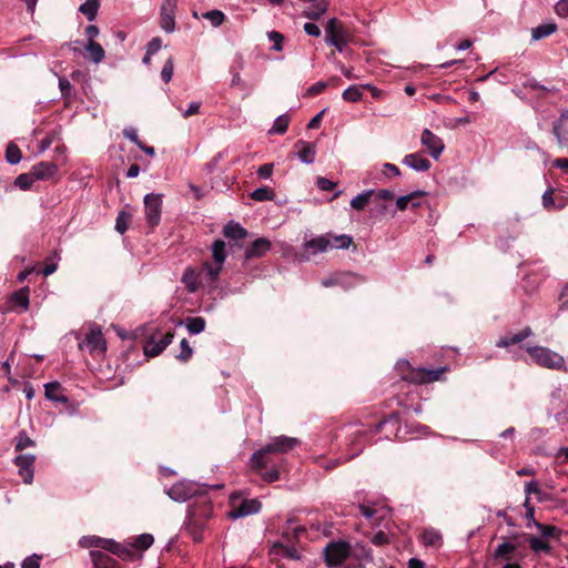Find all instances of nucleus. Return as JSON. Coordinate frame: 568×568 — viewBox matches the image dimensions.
Here are the masks:
<instances>
[{"label":"nucleus","mask_w":568,"mask_h":568,"mask_svg":"<svg viewBox=\"0 0 568 568\" xmlns=\"http://www.w3.org/2000/svg\"><path fill=\"white\" fill-rule=\"evenodd\" d=\"M297 444L298 439L295 437H288L285 435L273 437L270 443L253 453L250 459L251 467L256 470L266 468L270 463V460H265L266 455L288 453L294 449Z\"/></svg>","instance_id":"1"},{"label":"nucleus","mask_w":568,"mask_h":568,"mask_svg":"<svg viewBox=\"0 0 568 568\" xmlns=\"http://www.w3.org/2000/svg\"><path fill=\"white\" fill-rule=\"evenodd\" d=\"M353 243V237L347 234L335 235L333 233H326L323 235H318L316 237H312L304 242L303 246L311 254H320L325 253L329 250H345L351 246Z\"/></svg>","instance_id":"2"},{"label":"nucleus","mask_w":568,"mask_h":568,"mask_svg":"<svg viewBox=\"0 0 568 568\" xmlns=\"http://www.w3.org/2000/svg\"><path fill=\"white\" fill-rule=\"evenodd\" d=\"M526 352L531 356L535 363L539 366L549 369H565V358L558 353L544 346H529Z\"/></svg>","instance_id":"3"},{"label":"nucleus","mask_w":568,"mask_h":568,"mask_svg":"<svg viewBox=\"0 0 568 568\" xmlns=\"http://www.w3.org/2000/svg\"><path fill=\"white\" fill-rule=\"evenodd\" d=\"M351 554L352 548L347 541H331L323 551L324 562L328 568H337L351 557Z\"/></svg>","instance_id":"4"},{"label":"nucleus","mask_w":568,"mask_h":568,"mask_svg":"<svg viewBox=\"0 0 568 568\" xmlns=\"http://www.w3.org/2000/svg\"><path fill=\"white\" fill-rule=\"evenodd\" d=\"M79 348L87 349L91 354L104 353L106 349V343L100 327H91L85 337L79 342Z\"/></svg>","instance_id":"5"},{"label":"nucleus","mask_w":568,"mask_h":568,"mask_svg":"<svg viewBox=\"0 0 568 568\" xmlns=\"http://www.w3.org/2000/svg\"><path fill=\"white\" fill-rule=\"evenodd\" d=\"M166 495L174 501L184 503L200 493L197 484L192 481H179L165 490Z\"/></svg>","instance_id":"6"},{"label":"nucleus","mask_w":568,"mask_h":568,"mask_svg":"<svg viewBox=\"0 0 568 568\" xmlns=\"http://www.w3.org/2000/svg\"><path fill=\"white\" fill-rule=\"evenodd\" d=\"M145 219L151 227L159 225L162 214V195L149 193L144 196Z\"/></svg>","instance_id":"7"},{"label":"nucleus","mask_w":568,"mask_h":568,"mask_svg":"<svg viewBox=\"0 0 568 568\" xmlns=\"http://www.w3.org/2000/svg\"><path fill=\"white\" fill-rule=\"evenodd\" d=\"M174 334L168 332L161 338L152 335L143 346V352L146 357H155L160 355L173 341Z\"/></svg>","instance_id":"8"},{"label":"nucleus","mask_w":568,"mask_h":568,"mask_svg":"<svg viewBox=\"0 0 568 568\" xmlns=\"http://www.w3.org/2000/svg\"><path fill=\"white\" fill-rule=\"evenodd\" d=\"M178 1L179 0H163L161 6V28L168 33H172L175 29V11Z\"/></svg>","instance_id":"9"},{"label":"nucleus","mask_w":568,"mask_h":568,"mask_svg":"<svg viewBox=\"0 0 568 568\" xmlns=\"http://www.w3.org/2000/svg\"><path fill=\"white\" fill-rule=\"evenodd\" d=\"M420 143L427 149L429 155L434 160H438L444 151V142L439 136L434 134L430 130L425 129L422 132Z\"/></svg>","instance_id":"10"},{"label":"nucleus","mask_w":568,"mask_h":568,"mask_svg":"<svg viewBox=\"0 0 568 568\" xmlns=\"http://www.w3.org/2000/svg\"><path fill=\"white\" fill-rule=\"evenodd\" d=\"M34 455L23 454L14 458V464L19 468V475L22 477L24 484H31L34 476Z\"/></svg>","instance_id":"11"},{"label":"nucleus","mask_w":568,"mask_h":568,"mask_svg":"<svg viewBox=\"0 0 568 568\" xmlns=\"http://www.w3.org/2000/svg\"><path fill=\"white\" fill-rule=\"evenodd\" d=\"M262 504L257 499H245L229 513L232 519L243 518L260 513Z\"/></svg>","instance_id":"12"},{"label":"nucleus","mask_w":568,"mask_h":568,"mask_svg":"<svg viewBox=\"0 0 568 568\" xmlns=\"http://www.w3.org/2000/svg\"><path fill=\"white\" fill-rule=\"evenodd\" d=\"M223 268L212 262H203L197 270L203 285L214 286L217 282Z\"/></svg>","instance_id":"13"},{"label":"nucleus","mask_w":568,"mask_h":568,"mask_svg":"<svg viewBox=\"0 0 568 568\" xmlns=\"http://www.w3.org/2000/svg\"><path fill=\"white\" fill-rule=\"evenodd\" d=\"M108 551L113 555H116L123 560H134L136 558V551L134 550L131 542H118L113 539H110Z\"/></svg>","instance_id":"14"},{"label":"nucleus","mask_w":568,"mask_h":568,"mask_svg":"<svg viewBox=\"0 0 568 568\" xmlns=\"http://www.w3.org/2000/svg\"><path fill=\"white\" fill-rule=\"evenodd\" d=\"M403 164L407 165L416 172H426L430 169V161L420 152L409 153L404 156Z\"/></svg>","instance_id":"15"},{"label":"nucleus","mask_w":568,"mask_h":568,"mask_svg":"<svg viewBox=\"0 0 568 568\" xmlns=\"http://www.w3.org/2000/svg\"><path fill=\"white\" fill-rule=\"evenodd\" d=\"M271 248V242L266 237L255 240L250 247L245 250L244 258H258L264 256Z\"/></svg>","instance_id":"16"},{"label":"nucleus","mask_w":568,"mask_h":568,"mask_svg":"<svg viewBox=\"0 0 568 568\" xmlns=\"http://www.w3.org/2000/svg\"><path fill=\"white\" fill-rule=\"evenodd\" d=\"M359 513L363 517L372 521L373 525H378L379 520L384 517L386 510L383 507H378L376 504H358Z\"/></svg>","instance_id":"17"},{"label":"nucleus","mask_w":568,"mask_h":568,"mask_svg":"<svg viewBox=\"0 0 568 568\" xmlns=\"http://www.w3.org/2000/svg\"><path fill=\"white\" fill-rule=\"evenodd\" d=\"M181 282L190 293H195L201 286H204L199 271L194 267H186L182 274Z\"/></svg>","instance_id":"18"},{"label":"nucleus","mask_w":568,"mask_h":568,"mask_svg":"<svg viewBox=\"0 0 568 568\" xmlns=\"http://www.w3.org/2000/svg\"><path fill=\"white\" fill-rule=\"evenodd\" d=\"M352 439H349V453L346 459L354 458L355 456L359 455V453L363 450L364 447V440L368 435V432L363 428H356L352 434Z\"/></svg>","instance_id":"19"},{"label":"nucleus","mask_w":568,"mask_h":568,"mask_svg":"<svg viewBox=\"0 0 568 568\" xmlns=\"http://www.w3.org/2000/svg\"><path fill=\"white\" fill-rule=\"evenodd\" d=\"M90 558L94 568H120L115 559L101 550H91Z\"/></svg>","instance_id":"20"},{"label":"nucleus","mask_w":568,"mask_h":568,"mask_svg":"<svg viewBox=\"0 0 568 568\" xmlns=\"http://www.w3.org/2000/svg\"><path fill=\"white\" fill-rule=\"evenodd\" d=\"M531 335H532V331L529 326H527L516 334L506 335V336L500 337L496 342V346L506 348V347H509L510 345L518 344V343L523 342L524 339L530 337Z\"/></svg>","instance_id":"21"},{"label":"nucleus","mask_w":568,"mask_h":568,"mask_svg":"<svg viewBox=\"0 0 568 568\" xmlns=\"http://www.w3.org/2000/svg\"><path fill=\"white\" fill-rule=\"evenodd\" d=\"M32 174L37 180H47L58 172V166L52 162H39L32 166Z\"/></svg>","instance_id":"22"},{"label":"nucleus","mask_w":568,"mask_h":568,"mask_svg":"<svg viewBox=\"0 0 568 568\" xmlns=\"http://www.w3.org/2000/svg\"><path fill=\"white\" fill-rule=\"evenodd\" d=\"M296 146L300 148L297 156L301 162L312 164L315 161L316 150L314 144L305 141H298Z\"/></svg>","instance_id":"23"},{"label":"nucleus","mask_w":568,"mask_h":568,"mask_svg":"<svg viewBox=\"0 0 568 568\" xmlns=\"http://www.w3.org/2000/svg\"><path fill=\"white\" fill-rule=\"evenodd\" d=\"M363 282H364V278L356 273H351V272L337 273V286H341L344 290H349Z\"/></svg>","instance_id":"24"},{"label":"nucleus","mask_w":568,"mask_h":568,"mask_svg":"<svg viewBox=\"0 0 568 568\" xmlns=\"http://www.w3.org/2000/svg\"><path fill=\"white\" fill-rule=\"evenodd\" d=\"M211 251H212V260H213L212 263H214L215 265L223 268L224 262L227 256L225 242L222 240H215L212 243Z\"/></svg>","instance_id":"25"},{"label":"nucleus","mask_w":568,"mask_h":568,"mask_svg":"<svg viewBox=\"0 0 568 568\" xmlns=\"http://www.w3.org/2000/svg\"><path fill=\"white\" fill-rule=\"evenodd\" d=\"M425 195V192L423 191H414L409 194H406V195H403V196H399L397 200H396V207L399 210V211H405L406 209H408L409 206L410 207H418L420 205L419 202L416 201V199L418 196H423Z\"/></svg>","instance_id":"26"},{"label":"nucleus","mask_w":568,"mask_h":568,"mask_svg":"<svg viewBox=\"0 0 568 568\" xmlns=\"http://www.w3.org/2000/svg\"><path fill=\"white\" fill-rule=\"evenodd\" d=\"M223 235L230 240H239L247 236V231L240 223L230 221L223 227Z\"/></svg>","instance_id":"27"},{"label":"nucleus","mask_w":568,"mask_h":568,"mask_svg":"<svg viewBox=\"0 0 568 568\" xmlns=\"http://www.w3.org/2000/svg\"><path fill=\"white\" fill-rule=\"evenodd\" d=\"M110 539L101 538L99 536H83L79 540V546L82 548H101L106 550Z\"/></svg>","instance_id":"28"},{"label":"nucleus","mask_w":568,"mask_h":568,"mask_svg":"<svg viewBox=\"0 0 568 568\" xmlns=\"http://www.w3.org/2000/svg\"><path fill=\"white\" fill-rule=\"evenodd\" d=\"M191 335H196L204 332L206 322L203 317H186L183 322H181Z\"/></svg>","instance_id":"29"},{"label":"nucleus","mask_w":568,"mask_h":568,"mask_svg":"<svg viewBox=\"0 0 568 568\" xmlns=\"http://www.w3.org/2000/svg\"><path fill=\"white\" fill-rule=\"evenodd\" d=\"M60 389V384L58 382L47 383L44 385V394L49 400L55 403L67 404L69 402L68 397L64 395H60L58 392Z\"/></svg>","instance_id":"30"},{"label":"nucleus","mask_w":568,"mask_h":568,"mask_svg":"<svg viewBox=\"0 0 568 568\" xmlns=\"http://www.w3.org/2000/svg\"><path fill=\"white\" fill-rule=\"evenodd\" d=\"M556 30H557V24L555 22L539 24L531 29V39L534 41L541 40L550 34H552L554 32H556Z\"/></svg>","instance_id":"31"},{"label":"nucleus","mask_w":568,"mask_h":568,"mask_svg":"<svg viewBox=\"0 0 568 568\" xmlns=\"http://www.w3.org/2000/svg\"><path fill=\"white\" fill-rule=\"evenodd\" d=\"M420 538L427 547H439L442 545V534L435 528H426Z\"/></svg>","instance_id":"32"},{"label":"nucleus","mask_w":568,"mask_h":568,"mask_svg":"<svg viewBox=\"0 0 568 568\" xmlns=\"http://www.w3.org/2000/svg\"><path fill=\"white\" fill-rule=\"evenodd\" d=\"M349 34L347 30H341L334 37H325V42L335 47L339 52H343L348 42Z\"/></svg>","instance_id":"33"},{"label":"nucleus","mask_w":568,"mask_h":568,"mask_svg":"<svg viewBox=\"0 0 568 568\" xmlns=\"http://www.w3.org/2000/svg\"><path fill=\"white\" fill-rule=\"evenodd\" d=\"M99 7V0H85L79 7V11L83 13L89 21H93L97 18Z\"/></svg>","instance_id":"34"},{"label":"nucleus","mask_w":568,"mask_h":568,"mask_svg":"<svg viewBox=\"0 0 568 568\" xmlns=\"http://www.w3.org/2000/svg\"><path fill=\"white\" fill-rule=\"evenodd\" d=\"M84 48L94 63H100L105 57L103 48L95 41H88Z\"/></svg>","instance_id":"35"},{"label":"nucleus","mask_w":568,"mask_h":568,"mask_svg":"<svg viewBox=\"0 0 568 568\" xmlns=\"http://www.w3.org/2000/svg\"><path fill=\"white\" fill-rule=\"evenodd\" d=\"M290 116L287 114L278 115L270 129V134H284L287 131Z\"/></svg>","instance_id":"36"},{"label":"nucleus","mask_w":568,"mask_h":568,"mask_svg":"<svg viewBox=\"0 0 568 568\" xmlns=\"http://www.w3.org/2000/svg\"><path fill=\"white\" fill-rule=\"evenodd\" d=\"M364 89L362 85H351L342 93V98L347 102H358L363 98L362 90Z\"/></svg>","instance_id":"37"},{"label":"nucleus","mask_w":568,"mask_h":568,"mask_svg":"<svg viewBox=\"0 0 568 568\" xmlns=\"http://www.w3.org/2000/svg\"><path fill=\"white\" fill-rule=\"evenodd\" d=\"M154 538L151 534H141L131 542L134 550H146L152 546Z\"/></svg>","instance_id":"38"},{"label":"nucleus","mask_w":568,"mask_h":568,"mask_svg":"<svg viewBox=\"0 0 568 568\" xmlns=\"http://www.w3.org/2000/svg\"><path fill=\"white\" fill-rule=\"evenodd\" d=\"M34 181H37L36 176L32 174V170L29 173H22L18 175L14 180V185L20 190H29L33 185Z\"/></svg>","instance_id":"39"},{"label":"nucleus","mask_w":568,"mask_h":568,"mask_svg":"<svg viewBox=\"0 0 568 568\" xmlns=\"http://www.w3.org/2000/svg\"><path fill=\"white\" fill-rule=\"evenodd\" d=\"M21 159H22V154H21L20 149L13 142H10L7 145V150H6L7 162L14 165V164H18L21 161Z\"/></svg>","instance_id":"40"},{"label":"nucleus","mask_w":568,"mask_h":568,"mask_svg":"<svg viewBox=\"0 0 568 568\" xmlns=\"http://www.w3.org/2000/svg\"><path fill=\"white\" fill-rule=\"evenodd\" d=\"M185 530L191 535L192 539L195 542L202 540V530H203L202 524H199L196 520L189 518V520L185 525Z\"/></svg>","instance_id":"41"},{"label":"nucleus","mask_w":568,"mask_h":568,"mask_svg":"<svg viewBox=\"0 0 568 568\" xmlns=\"http://www.w3.org/2000/svg\"><path fill=\"white\" fill-rule=\"evenodd\" d=\"M373 193H374L373 190H368V191H365V192L356 195L354 199H352L351 206L357 211L363 210L368 204L369 197Z\"/></svg>","instance_id":"42"},{"label":"nucleus","mask_w":568,"mask_h":568,"mask_svg":"<svg viewBox=\"0 0 568 568\" xmlns=\"http://www.w3.org/2000/svg\"><path fill=\"white\" fill-rule=\"evenodd\" d=\"M542 205L546 210L550 211V210H559V209H562L564 207V203H558L556 204L555 200H554V189L552 187H549L547 189L544 194H542Z\"/></svg>","instance_id":"43"},{"label":"nucleus","mask_w":568,"mask_h":568,"mask_svg":"<svg viewBox=\"0 0 568 568\" xmlns=\"http://www.w3.org/2000/svg\"><path fill=\"white\" fill-rule=\"evenodd\" d=\"M251 199L258 201V202L272 201L274 199V192L267 186H262V187L254 190L251 193Z\"/></svg>","instance_id":"44"},{"label":"nucleus","mask_w":568,"mask_h":568,"mask_svg":"<svg viewBox=\"0 0 568 568\" xmlns=\"http://www.w3.org/2000/svg\"><path fill=\"white\" fill-rule=\"evenodd\" d=\"M202 18L209 20L213 27L217 28L224 22L225 14L222 11L215 9L202 13Z\"/></svg>","instance_id":"45"},{"label":"nucleus","mask_w":568,"mask_h":568,"mask_svg":"<svg viewBox=\"0 0 568 568\" xmlns=\"http://www.w3.org/2000/svg\"><path fill=\"white\" fill-rule=\"evenodd\" d=\"M552 133L556 138L558 145L568 151V130H561V125H554Z\"/></svg>","instance_id":"46"},{"label":"nucleus","mask_w":568,"mask_h":568,"mask_svg":"<svg viewBox=\"0 0 568 568\" xmlns=\"http://www.w3.org/2000/svg\"><path fill=\"white\" fill-rule=\"evenodd\" d=\"M130 219H131L130 213H128L125 211H121L115 221V230L119 233L123 234L129 229Z\"/></svg>","instance_id":"47"},{"label":"nucleus","mask_w":568,"mask_h":568,"mask_svg":"<svg viewBox=\"0 0 568 568\" xmlns=\"http://www.w3.org/2000/svg\"><path fill=\"white\" fill-rule=\"evenodd\" d=\"M34 446V442L27 435L24 430L20 432L16 438V450H23Z\"/></svg>","instance_id":"48"},{"label":"nucleus","mask_w":568,"mask_h":568,"mask_svg":"<svg viewBox=\"0 0 568 568\" xmlns=\"http://www.w3.org/2000/svg\"><path fill=\"white\" fill-rule=\"evenodd\" d=\"M268 40L273 43L272 50L274 51H282L283 50V42H284V36L277 31H270L267 32Z\"/></svg>","instance_id":"49"},{"label":"nucleus","mask_w":568,"mask_h":568,"mask_svg":"<svg viewBox=\"0 0 568 568\" xmlns=\"http://www.w3.org/2000/svg\"><path fill=\"white\" fill-rule=\"evenodd\" d=\"M529 547L535 552H541V551L548 552L550 550L548 542L538 537H531L529 539Z\"/></svg>","instance_id":"50"},{"label":"nucleus","mask_w":568,"mask_h":568,"mask_svg":"<svg viewBox=\"0 0 568 568\" xmlns=\"http://www.w3.org/2000/svg\"><path fill=\"white\" fill-rule=\"evenodd\" d=\"M346 30L336 18H331L325 27L326 37H334L338 31Z\"/></svg>","instance_id":"51"},{"label":"nucleus","mask_w":568,"mask_h":568,"mask_svg":"<svg viewBox=\"0 0 568 568\" xmlns=\"http://www.w3.org/2000/svg\"><path fill=\"white\" fill-rule=\"evenodd\" d=\"M12 301L16 305L23 307V310H28L29 306V296L27 290H21L16 292L12 296Z\"/></svg>","instance_id":"52"},{"label":"nucleus","mask_w":568,"mask_h":568,"mask_svg":"<svg viewBox=\"0 0 568 568\" xmlns=\"http://www.w3.org/2000/svg\"><path fill=\"white\" fill-rule=\"evenodd\" d=\"M173 70H174V62H173V59L172 58H169L163 68H162V71H161V79L165 82V83H169L173 77Z\"/></svg>","instance_id":"53"},{"label":"nucleus","mask_w":568,"mask_h":568,"mask_svg":"<svg viewBox=\"0 0 568 568\" xmlns=\"http://www.w3.org/2000/svg\"><path fill=\"white\" fill-rule=\"evenodd\" d=\"M180 347L181 351L176 355V358L181 362H186L187 359L191 358L193 349L190 347L189 342L185 338L181 341Z\"/></svg>","instance_id":"54"},{"label":"nucleus","mask_w":568,"mask_h":568,"mask_svg":"<svg viewBox=\"0 0 568 568\" xmlns=\"http://www.w3.org/2000/svg\"><path fill=\"white\" fill-rule=\"evenodd\" d=\"M515 550V545L508 541H505L497 546V548L494 551V557L499 558L504 557Z\"/></svg>","instance_id":"55"},{"label":"nucleus","mask_w":568,"mask_h":568,"mask_svg":"<svg viewBox=\"0 0 568 568\" xmlns=\"http://www.w3.org/2000/svg\"><path fill=\"white\" fill-rule=\"evenodd\" d=\"M316 185L321 191L328 192V191H332L336 184L333 181H331L329 179L320 176L316 180Z\"/></svg>","instance_id":"56"},{"label":"nucleus","mask_w":568,"mask_h":568,"mask_svg":"<svg viewBox=\"0 0 568 568\" xmlns=\"http://www.w3.org/2000/svg\"><path fill=\"white\" fill-rule=\"evenodd\" d=\"M41 556L32 555L22 561L21 568H40Z\"/></svg>","instance_id":"57"},{"label":"nucleus","mask_w":568,"mask_h":568,"mask_svg":"<svg viewBox=\"0 0 568 568\" xmlns=\"http://www.w3.org/2000/svg\"><path fill=\"white\" fill-rule=\"evenodd\" d=\"M123 135L131 142H133L136 146H139L142 143L139 139L138 131L132 126L125 128L123 130Z\"/></svg>","instance_id":"58"},{"label":"nucleus","mask_w":568,"mask_h":568,"mask_svg":"<svg viewBox=\"0 0 568 568\" xmlns=\"http://www.w3.org/2000/svg\"><path fill=\"white\" fill-rule=\"evenodd\" d=\"M326 88H327L326 81H318L307 89L306 94L307 95H316V94L321 93L322 91H324Z\"/></svg>","instance_id":"59"},{"label":"nucleus","mask_w":568,"mask_h":568,"mask_svg":"<svg viewBox=\"0 0 568 568\" xmlns=\"http://www.w3.org/2000/svg\"><path fill=\"white\" fill-rule=\"evenodd\" d=\"M59 89L61 91L62 98L67 99L70 97L71 84L67 78H59Z\"/></svg>","instance_id":"60"},{"label":"nucleus","mask_w":568,"mask_h":568,"mask_svg":"<svg viewBox=\"0 0 568 568\" xmlns=\"http://www.w3.org/2000/svg\"><path fill=\"white\" fill-rule=\"evenodd\" d=\"M555 11L559 17H568V0H559L555 6Z\"/></svg>","instance_id":"61"},{"label":"nucleus","mask_w":568,"mask_h":568,"mask_svg":"<svg viewBox=\"0 0 568 568\" xmlns=\"http://www.w3.org/2000/svg\"><path fill=\"white\" fill-rule=\"evenodd\" d=\"M272 173H273V164L272 163L263 164L257 169V174L261 179H265V180L270 179L272 176Z\"/></svg>","instance_id":"62"},{"label":"nucleus","mask_w":568,"mask_h":568,"mask_svg":"<svg viewBox=\"0 0 568 568\" xmlns=\"http://www.w3.org/2000/svg\"><path fill=\"white\" fill-rule=\"evenodd\" d=\"M304 31L306 34L311 36V37H320L321 36V29L318 28L317 24L313 23V22H306L303 27Z\"/></svg>","instance_id":"63"},{"label":"nucleus","mask_w":568,"mask_h":568,"mask_svg":"<svg viewBox=\"0 0 568 568\" xmlns=\"http://www.w3.org/2000/svg\"><path fill=\"white\" fill-rule=\"evenodd\" d=\"M162 47L160 38H153L146 45V52L149 54H155Z\"/></svg>","instance_id":"64"}]
</instances>
